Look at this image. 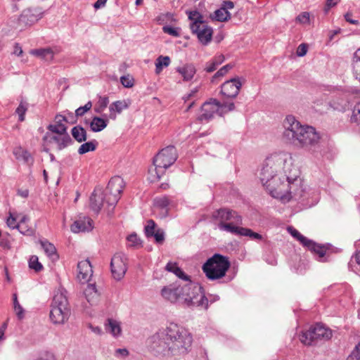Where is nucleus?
<instances>
[{
  "label": "nucleus",
  "instance_id": "obj_1",
  "mask_svg": "<svg viewBox=\"0 0 360 360\" xmlns=\"http://www.w3.org/2000/svg\"><path fill=\"white\" fill-rule=\"evenodd\" d=\"M300 170L292 157L285 153L272 154L264 160L259 179L270 195L283 202L291 199L304 202L309 193L302 188Z\"/></svg>",
  "mask_w": 360,
  "mask_h": 360
},
{
  "label": "nucleus",
  "instance_id": "obj_2",
  "mask_svg": "<svg viewBox=\"0 0 360 360\" xmlns=\"http://www.w3.org/2000/svg\"><path fill=\"white\" fill-rule=\"evenodd\" d=\"M193 341L191 333L184 327L170 323L148 340L149 349L156 354L180 355L187 353Z\"/></svg>",
  "mask_w": 360,
  "mask_h": 360
},
{
  "label": "nucleus",
  "instance_id": "obj_3",
  "mask_svg": "<svg viewBox=\"0 0 360 360\" xmlns=\"http://www.w3.org/2000/svg\"><path fill=\"white\" fill-rule=\"evenodd\" d=\"M283 124V137L286 142L311 153L319 150L320 136L315 128L302 125L292 115H288Z\"/></svg>",
  "mask_w": 360,
  "mask_h": 360
},
{
  "label": "nucleus",
  "instance_id": "obj_4",
  "mask_svg": "<svg viewBox=\"0 0 360 360\" xmlns=\"http://www.w3.org/2000/svg\"><path fill=\"white\" fill-rule=\"evenodd\" d=\"M161 295L171 302H179L188 307H202L205 309L208 307V300L202 292V288L196 283L164 287Z\"/></svg>",
  "mask_w": 360,
  "mask_h": 360
},
{
  "label": "nucleus",
  "instance_id": "obj_5",
  "mask_svg": "<svg viewBox=\"0 0 360 360\" xmlns=\"http://www.w3.org/2000/svg\"><path fill=\"white\" fill-rule=\"evenodd\" d=\"M70 315V309L67 297V292L58 289L54 294L51 305L50 319L54 324H63Z\"/></svg>",
  "mask_w": 360,
  "mask_h": 360
},
{
  "label": "nucleus",
  "instance_id": "obj_6",
  "mask_svg": "<svg viewBox=\"0 0 360 360\" xmlns=\"http://www.w3.org/2000/svg\"><path fill=\"white\" fill-rule=\"evenodd\" d=\"M176 149L173 146L162 148L153 158L154 169L149 172L153 176L152 181L159 180L165 174V170L172 165L177 160Z\"/></svg>",
  "mask_w": 360,
  "mask_h": 360
},
{
  "label": "nucleus",
  "instance_id": "obj_7",
  "mask_svg": "<svg viewBox=\"0 0 360 360\" xmlns=\"http://www.w3.org/2000/svg\"><path fill=\"white\" fill-rule=\"evenodd\" d=\"M230 265L226 257L214 254L203 264L202 269L209 280L215 281L225 276Z\"/></svg>",
  "mask_w": 360,
  "mask_h": 360
},
{
  "label": "nucleus",
  "instance_id": "obj_8",
  "mask_svg": "<svg viewBox=\"0 0 360 360\" xmlns=\"http://www.w3.org/2000/svg\"><path fill=\"white\" fill-rule=\"evenodd\" d=\"M125 184L122 178L115 176L109 181L106 189L103 192L107 198L106 203L108 212H112L120 198V195L124 188Z\"/></svg>",
  "mask_w": 360,
  "mask_h": 360
},
{
  "label": "nucleus",
  "instance_id": "obj_9",
  "mask_svg": "<svg viewBox=\"0 0 360 360\" xmlns=\"http://www.w3.org/2000/svg\"><path fill=\"white\" fill-rule=\"evenodd\" d=\"M332 337L331 330L323 325L316 323L300 335V341L306 345H311L314 341L321 339L328 340Z\"/></svg>",
  "mask_w": 360,
  "mask_h": 360
},
{
  "label": "nucleus",
  "instance_id": "obj_10",
  "mask_svg": "<svg viewBox=\"0 0 360 360\" xmlns=\"http://www.w3.org/2000/svg\"><path fill=\"white\" fill-rule=\"evenodd\" d=\"M288 232L291 234L292 236L295 238L300 243L304 246L307 248L311 252L316 254L318 256V260L320 262L324 261V256L326 254V250L328 249L329 245H321L313 240L306 238L303 235H302L297 229L293 227L288 228Z\"/></svg>",
  "mask_w": 360,
  "mask_h": 360
},
{
  "label": "nucleus",
  "instance_id": "obj_11",
  "mask_svg": "<svg viewBox=\"0 0 360 360\" xmlns=\"http://www.w3.org/2000/svg\"><path fill=\"white\" fill-rule=\"evenodd\" d=\"M212 217L219 221L218 224L219 229L225 231L226 229L223 226L229 225L232 227H236V226L242 224L243 222L240 215L236 211L226 208H221L216 210L213 212Z\"/></svg>",
  "mask_w": 360,
  "mask_h": 360
},
{
  "label": "nucleus",
  "instance_id": "obj_12",
  "mask_svg": "<svg viewBox=\"0 0 360 360\" xmlns=\"http://www.w3.org/2000/svg\"><path fill=\"white\" fill-rule=\"evenodd\" d=\"M192 32L196 34L199 41L203 45H207L212 40L213 30L208 26L204 21L198 23V21L191 23Z\"/></svg>",
  "mask_w": 360,
  "mask_h": 360
},
{
  "label": "nucleus",
  "instance_id": "obj_13",
  "mask_svg": "<svg viewBox=\"0 0 360 360\" xmlns=\"http://www.w3.org/2000/svg\"><path fill=\"white\" fill-rule=\"evenodd\" d=\"M110 268L113 278L117 281H120L127 270L124 255L120 253L115 254L111 259Z\"/></svg>",
  "mask_w": 360,
  "mask_h": 360
},
{
  "label": "nucleus",
  "instance_id": "obj_14",
  "mask_svg": "<svg viewBox=\"0 0 360 360\" xmlns=\"http://www.w3.org/2000/svg\"><path fill=\"white\" fill-rule=\"evenodd\" d=\"M220 101L216 98H210L205 102L202 105V114L199 116V120L202 122H209L214 117L215 114L219 115Z\"/></svg>",
  "mask_w": 360,
  "mask_h": 360
},
{
  "label": "nucleus",
  "instance_id": "obj_15",
  "mask_svg": "<svg viewBox=\"0 0 360 360\" xmlns=\"http://www.w3.org/2000/svg\"><path fill=\"white\" fill-rule=\"evenodd\" d=\"M242 86V83L238 77L231 79L223 83L221 86V94L226 98H236Z\"/></svg>",
  "mask_w": 360,
  "mask_h": 360
},
{
  "label": "nucleus",
  "instance_id": "obj_16",
  "mask_svg": "<svg viewBox=\"0 0 360 360\" xmlns=\"http://www.w3.org/2000/svg\"><path fill=\"white\" fill-rule=\"evenodd\" d=\"M43 139L48 143H55L58 150L64 149L72 143V139L68 134L54 135L46 133Z\"/></svg>",
  "mask_w": 360,
  "mask_h": 360
},
{
  "label": "nucleus",
  "instance_id": "obj_17",
  "mask_svg": "<svg viewBox=\"0 0 360 360\" xmlns=\"http://www.w3.org/2000/svg\"><path fill=\"white\" fill-rule=\"evenodd\" d=\"M92 275V266L89 259H84L78 262L77 278L81 283H87Z\"/></svg>",
  "mask_w": 360,
  "mask_h": 360
},
{
  "label": "nucleus",
  "instance_id": "obj_18",
  "mask_svg": "<svg viewBox=\"0 0 360 360\" xmlns=\"http://www.w3.org/2000/svg\"><path fill=\"white\" fill-rule=\"evenodd\" d=\"M44 12L40 8H28L20 15V20L26 25H31L43 17Z\"/></svg>",
  "mask_w": 360,
  "mask_h": 360
},
{
  "label": "nucleus",
  "instance_id": "obj_19",
  "mask_svg": "<svg viewBox=\"0 0 360 360\" xmlns=\"http://www.w3.org/2000/svg\"><path fill=\"white\" fill-rule=\"evenodd\" d=\"M107 198L105 197L101 189H95L90 197L91 209L96 214L101 210L106 203Z\"/></svg>",
  "mask_w": 360,
  "mask_h": 360
},
{
  "label": "nucleus",
  "instance_id": "obj_20",
  "mask_svg": "<svg viewBox=\"0 0 360 360\" xmlns=\"http://www.w3.org/2000/svg\"><path fill=\"white\" fill-rule=\"evenodd\" d=\"M130 105V102L126 100L116 101L112 103L109 106V118L115 120L117 113L120 114L123 110L127 109Z\"/></svg>",
  "mask_w": 360,
  "mask_h": 360
},
{
  "label": "nucleus",
  "instance_id": "obj_21",
  "mask_svg": "<svg viewBox=\"0 0 360 360\" xmlns=\"http://www.w3.org/2000/svg\"><path fill=\"white\" fill-rule=\"evenodd\" d=\"M93 221L89 217H84L75 221L71 226V231L74 233L85 232L91 231L93 228Z\"/></svg>",
  "mask_w": 360,
  "mask_h": 360
},
{
  "label": "nucleus",
  "instance_id": "obj_22",
  "mask_svg": "<svg viewBox=\"0 0 360 360\" xmlns=\"http://www.w3.org/2000/svg\"><path fill=\"white\" fill-rule=\"evenodd\" d=\"M84 123L89 125L90 129L94 132H99L103 130L108 123V120L103 117L94 116L91 120H85Z\"/></svg>",
  "mask_w": 360,
  "mask_h": 360
},
{
  "label": "nucleus",
  "instance_id": "obj_23",
  "mask_svg": "<svg viewBox=\"0 0 360 360\" xmlns=\"http://www.w3.org/2000/svg\"><path fill=\"white\" fill-rule=\"evenodd\" d=\"M65 117L62 115H57L55 117V124H49L48 129L52 133L57 134H64L67 133V127L63 124Z\"/></svg>",
  "mask_w": 360,
  "mask_h": 360
},
{
  "label": "nucleus",
  "instance_id": "obj_24",
  "mask_svg": "<svg viewBox=\"0 0 360 360\" xmlns=\"http://www.w3.org/2000/svg\"><path fill=\"white\" fill-rule=\"evenodd\" d=\"M13 155L18 160H22L25 164L32 166L34 164L32 155L27 150L22 147L16 148L13 150Z\"/></svg>",
  "mask_w": 360,
  "mask_h": 360
},
{
  "label": "nucleus",
  "instance_id": "obj_25",
  "mask_svg": "<svg viewBox=\"0 0 360 360\" xmlns=\"http://www.w3.org/2000/svg\"><path fill=\"white\" fill-rule=\"evenodd\" d=\"M105 329L114 337L119 336L122 332L120 323L118 321L111 318H109L106 320L105 323Z\"/></svg>",
  "mask_w": 360,
  "mask_h": 360
},
{
  "label": "nucleus",
  "instance_id": "obj_26",
  "mask_svg": "<svg viewBox=\"0 0 360 360\" xmlns=\"http://www.w3.org/2000/svg\"><path fill=\"white\" fill-rule=\"evenodd\" d=\"M86 300L91 304L96 303L98 299L99 294L94 283H89L84 290Z\"/></svg>",
  "mask_w": 360,
  "mask_h": 360
},
{
  "label": "nucleus",
  "instance_id": "obj_27",
  "mask_svg": "<svg viewBox=\"0 0 360 360\" xmlns=\"http://www.w3.org/2000/svg\"><path fill=\"white\" fill-rule=\"evenodd\" d=\"M176 71L183 77L184 81L191 80L196 72L195 68L192 64H186L176 68Z\"/></svg>",
  "mask_w": 360,
  "mask_h": 360
},
{
  "label": "nucleus",
  "instance_id": "obj_28",
  "mask_svg": "<svg viewBox=\"0 0 360 360\" xmlns=\"http://www.w3.org/2000/svg\"><path fill=\"white\" fill-rule=\"evenodd\" d=\"M223 227L226 229V232L237 236H248L249 238H251L252 233L253 232V231L250 229L243 228L239 226H236V227H232L229 225H226L223 226Z\"/></svg>",
  "mask_w": 360,
  "mask_h": 360
},
{
  "label": "nucleus",
  "instance_id": "obj_29",
  "mask_svg": "<svg viewBox=\"0 0 360 360\" xmlns=\"http://www.w3.org/2000/svg\"><path fill=\"white\" fill-rule=\"evenodd\" d=\"M30 54L46 61L51 60L53 58V51L50 48L32 49L30 51Z\"/></svg>",
  "mask_w": 360,
  "mask_h": 360
},
{
  "label": "nucleus",
  "instance_id": "obj_30",
  "mask_svg": "<svg viewBox=\"0 0 360 360\" xmlns=\"http://www.w3.org/2000/svg\"><path fill=\"white\" fill-rule=\"evenodd\" d=\"M72 137L79 143L84 142L87 139L86 131L80 125L74 127L71 129Z\"/></svg>",
  "mask_w": 360,
  "mask_h": 360
},
{
  "label": "nucleus",
  "instance_id": "obj_31",
  "mask_svg": "<svg viewBox=\"0 0 360 360\" xmlns=\"http://www.w3.org/2000/svg\"><path fill=\"white\" fill-rule=\"evenodd\" d=\"M40 245L46 255L53 260L57 259L58 255L55 246L47 240H40Z\"/></svg>",
  "mask_w": 360,
  "mask_h": 360
},
{
  "label": "nucleus",
  "instance_id": "obj_32",
  "mask_svg": "<svg viewBox=\"0 0 360 360\" xmlns=\"http://www.w3.org/2000/svg\"><path fill=\"white\" fill-rule=\"evenodd\" d=\"M230 18V13L228 11H225V8L221 7L210 14V18L212 20L219 22L227 21Z\"/></svg>",
  "mask_w": 360,
  "mask_h": 360
},
{
  "label": "nucleus",
  "instance_id": "obj_33",
  "mask_svg": "<svg viewBox=\"0 0 360 360\" xmlns=\"http://www.w3.org/2000/svg\"><path fill=\"white\" fill-rule=\"evenodd\" d=\"M352 65L354 76L360 82V48L354 53Z\"/></svg>",
  "mask_w": 360,
  "mask_h": 360
},
{
  "label": "nucleus",
  "instance_id": "obj_34",
  "mask_svg": "<svg viewBox=\"0 0 360 360\" xmlns=\"http://www.w3.org/2000/svg\"><path fill=\"white\" fill-rule=\"evenodd\" d=\"M171 204V200L167 196H162L154 199V205L165 211V214L168 212V207Z\"/></svg>",
  "mask_w": 360,
  "mask_h": 360
},
{
  "label": "nucleus",
  "instance_id": "obj_35",
  "mask_svg": "<svg viewBox=\"0 0 360 360\" xmlns=\"http://www.w3.org/2000/svg\"><path fill=\"white\" fill-rule=\"evenodd\" d=\"M224 57L222 55L215 57L210 62L207 63L205 70L207 72H214L217 68L224 62Z\"/></svg>",
  "mask_w": 360,
  "mask_h": 360
},
{
  "label": "nucleus",
  "instance_id": "obj_36",
  "mask_svg": "<svg viewBox=\"0 0 360 360\" xmlns=\"http://www.w3.org/2000/svg\"><path fill=\"white\" fill-rule=\"evenodd\" d=\"M97 145L98 142L96 140L84 143L79 146L78 153L83 155L88 152L94 151L96 149Z\"/></svg>",
  "mask_w": 360,
  "mask_h": 360
},
{
  "label": "nucleus",
  "instance_id": "obj_37",
  "mask_svg": "<svg viewBox=\"0 0 360 360\" xmlns=\"http://www.w3.org/2000/svg\"><path fill=\"white\" fill-rule=\"evenodd\" d=\"M170 58L169 56H160L156 59L155 62V72L157 74H159L163 67H167L169 65Z\"/></svg>",
  "mask_w": 360,
  "mask_h": 360
},
{
  "label": "nucleus",
  "instance_id": "obj_38",
  "mask_svg": "<svg viewBox=\"0 0 360 360\" xmlns=\"http://www.w3.org/2000/svg\"><path fill=\"white\" fill-rule=\"evenodd\" d=\"M28 109V103L25 101H21L18 107L15 110V113L18 115V120L23 122L25 120V115Z\"/></svg>",
  "mask_w": 360,
  "mask_h": 360
},
{
  "label": "nucleus",
  "instance_id": "obj_39",
  "mask_svg": "<svg viewBox=\"0 0 360 360\" xmlns=\"http://www.w3.org/2000/svg\"><path fill=\"white\" fill-rule=\"evenodd\" d=\"M13 309L14 311L19 319H22L24 317V309L22 307L20 304L17 294L14 293L13 295Z\"/></svg>",
  "mask_w": 360,
  "mask_h": 360
},
{
  "label": "nucleus",
  "instance_id": "obj_40",
  "mask_svg": "<svg viewBox=\"0 0 360 360\" xmlns=\"http://www.w3.org/2000/svg\"><path fill=\"white\" fill-rule=\"evenodd\" d=\"M109 103V99L107 96H100L98 105L94 107V111L96 113H101L108 106Z\"/></svg>",
  "mask_w": 360,
  "mask_h": 360
},
{
  "label": "nucleus",
  "instance_id": "obj_41",
  "mask_svg": "<svg viewBox=\"0 0 360 360\" xmlns=\"http://www.w3.org/2000/svg\"><path fill=\"white\" fill-rule=\"evenodd\" d=\"M219 115L222 116L224 113L231 112L235 110V104L233 102H220Z\"/></svg>",
  "mask_w": 360,
  "mask_h": 360
},
{
  "label": "nucleus",
  "instance_id": "obj_42",
  "mask_svg": "<svg viewBox=\"0 0 360 360\" xmlns=\"http://www.w3.org/2000/svg\"><path fill=\"white\" fill-rule=\"evenodd\" d=\"M29 266L30 269H34L36 272L40 271L43 269V266L39 262L38 257L32 255L29 260Z\"/></svg>",
  "mask_w": 360,
  "mask_h": 360
},
{
  "label": "nucleus",
  "instance_id": "obj_43",
  "mask_svg": "<svg viewBox=\"0 0 360 360\" xmlns=\"http://www.w3.org/2000/svg\"><path fill=\"white\" fill-rule=\"evenodd\" d=\"M157 231L156 224L155 221L150 219L147 221V224L145 226V234L147 238H150Z\"/></svg>",
  "mask_w": 360,
  "mask_h": 360
},
{
  "label": "nucleus",
  "instance_id": "obj_44",
  "mask_svg": "<svg viewBox=\"0 0 360 360\" xmlns=\"http://www.w3.org/2000/svg\"><path fill=\"white\" fill-rule=\"evenodd\" d=\"M351 121L357 124H360V101L355 105L353 109Z\"/></svg>",
  "mask_w": 360,
  "mask_h": 360
},
{
  "label": "nucleus",
  "instance_id": "obj_45",
  "mask_svg": "<svg viewBox=\"0 0 360 360\" xmlns=\"http://www.w3.org/2000/svg\"><path fill=\"white\" fill-rule=\"evenodd\" d=\"M188 13L189 20H191L192 21L191 23H194L198 21V23L202 22L204 21L202 20L203 18H202V15L197 11H189V12H188Z\"/></svg>",
  "mask_w": 360,
  "mask_h": 360
},
{
  "label": "nucleus",
  "instance_id": "obj_46",
  "mask_svg": "<svg viewBox=\"0 0 360 360\" xmlns=\"http://www.w3.org/2000/svg\"><path fill=\"white\" fill-rule=\"evenodd\" d=\"M16 229L23 235L30 236L32 234V229H30L25 223H18Z\"/></svg>",
  "mask_w": 360,
  "mask_h": 360
},
{
  "label": "nucleus",
  "instance_id": "obj_47",
  "mask_svg": "<svg viewBox=\"0 0 360 360\" xmlns=\"http://www.w3.org/2000/svg\"><path fill=\"white\" fill-rule=\"evenodd\" d=\"M177 273L175 274L178 278L181 279L186 283H193L190 276L187 275L181 269H176Z\"/></svg>",
  "mask_w": 360,
  "mask_h": 360
},
{
  "label": "nucleus",
  "instance_id": "obj_48",
  "mask_svg": "<svg viewBox=\"0 0 360 360\" xmlns=\"http://www.w3.org/2000/svg\"><path fill=\"white\" fill-rule=\"evenodd\" d=\"M232 67L233 66L230 64H227L223 66L215 73V75L213 76V79L225 75L229 72V70L232 68Z\"/></svg>",
  "mask_w": 360,
  "mask_h": 360
},
{
  "label": "nucleus",
  "instance_id": "obj_49",
  "mask_svg": "<svg viewBox=\"0 0 360 360\" xmlns=\"http://www.w3.org/2000/svg\"><path fill=\"white\" fill-rule=\"evenodd\" d=\"M122 84L127 88H130L134 86V79L129 76H122L120 77Z\"/></svg>",
  "mask_w": 360,
  "mask_h": 360
},
{
  "label": "nucleus",
  "instance_id": "obj_50",
  "mask_svg": "<svg viewBox=\"0 0 360 360\" xmlns=\"http://www.w3.org/2000/svg\"><path fill=\"white\" fill-rule=\"evenodd\" d=\"M152 237H154L157 243L161 244L165 240V233L162 230L158 229Z\"/></svg>",
  "mask_w": 360,
  "mask_h": 360
},
{
  "label": "nucleus",
  "instance_id": "obj_51",
  "mask_svg": "<svg viewBox=\"0 0 360 360\" xmlns=\"http://www.w3.org/2000/svg\"><path fill=\"white\" fill-rule=\"evenodd\" d=\"M65 117V122L70 123L71 124H75L77 121V117L75 113L73 114L72 112H67V115H63Z\"/></svg>",
  "mask_w": 360,
  "mask_h": 360
},
{
  "label": "nucleus",
  "instance_id": "obj_52",
  "mask_svg": "<svg viewBox=\"0 0 360 360\" xmlns=\"http://www.w3.org/2000/svg\"><path fill=\"white\" fill-rule=\"evenodd\" d=\"M360 360V344L356 346L355 349L352 351V354L349 355L347 360Z\"/></svg>",
  "mask_w": 360,
  "mask_h": 360
},
{
  "label": "nucleus",
  "instance_id": "obj_53",
  "mask_svg": "<svg viewBox=\"0 0 360 360\" xmlns=\"http://www.w3.org/2000/svg\"><path fill=\"white\" fill-rule=\"evenodd\" d=\"M17 219L11 212L9 213V217L7 218L6 224L8 227L11 229H16L18 226Z\"/></svg>",
  "mask_w": 360,
  "mask_h": 360
},
{
  "label": "nucleus",
  "instance_id": "obj_54",
  "mask_svg": "<svg viewBox=\"0 0 360 360\" xmlns=\"http://www.w3.org/2000/svg\"><path fill=\"white\" fill-rule=\"evenodd\" d=\"M296 20L300 23H307L309 20V13L307 12H303L297 17Z\"/></svg>",
  "mask_w": 360,
  "mask_h": 360
},
{
  "label": "nucleus",
  "instance_id": "obj_55",
  "mask_svg": "<svg viewBox=\"0 0 360 360\" xmlns=\"http://www.w3.org/2000/svg\"><path fill=\"white\" fill-rule=\"evenodd\" d=\"M129 355V351L125 348L117 349L115 352V356L117 358H124Z\"/></svg>",
  "mask_w": 360,
  "mask_h": 360
},
{
  "label": "nucleus",
  "instance_id": "obj_56",
  "mask_svg": "<svg viewBox=\"0 0 360 360\" xmlns=\"http://www.w3.org/2000/svg\"><path fill=\"white\" fill-rule=\"evenodd\" d=\"M307 46L305 44H301L299 45L297 49V55L300 57H303L307 54Z\"/></svg>",
  "mask_w": 360,
  "mask_h": 360
},
{
  "label": "nucleus",
  "instance_id": "obj_57",
  "mask_svg": "<svg viewBox=\"0 0 360 360\" xmlns=\"http://www.w3.org/2000/svg\"><path fill=\"white\" fill-rule=\"evenodd\" d=\"M163 31H164V32L169 34L174 37H178L179 34L178 30L176 28L170 27V26L163 27Z\"/></svg>",
  "mask_w": 360,
  "mask_h": 360
},
{
  "label": "nucleus",
  "instance_id": "obj_58",
  "mask_svg": "<svg viewBox=\"0 0 360 360\" xmlns=\"http://www.w3.org/2000/svg\"><path fill=\"white\" fill-rule=\"evenodd\" d=\"M176 269H180L176 263H172L171 262H168L165 266V269L169 271V272H172L174 273V274H176L177 273V271H176Z\"/></svg>",
  "mask_w": 360,
  "mask_h": 360
},
{
  "label": "nucleus",
  "instance_id": "obj_59",
  "mask_svg": "<svg viewBox=\"0 0 360 360\" xmlns=\"http://www.w3.org/2000/svg\"><path fill=\"white\" fill-rule=\"evenodd\" d=\"M127 240L131 243L132 245H136L139 244V239L138 238V236L136 233L130 234L127 237Z\"/></svg>",
  "mask_w": 360,
  "mask_h": 360
},
{
  "label": "nucleus",
  "instance_id": "obj_60",
  "mask_svg": "<svg viewBox=\"0 0 360 360\" xmlns=\"http://www.w3.org/2000/svg\"><path fill=\"white\" fill-rule=\"evenodd\" d=\"M234 7L233 2L231 1H225L223 2L221 5V8H224L225 11H228L229 9H232Z\"/></svg>",
  "mask_w": 360,
  "mask_h": 360
},
{
  "label": "nucleus",
  "instance_id": "obj_61",
  "mask_svg": "<svg viewBox=\"0 0 360 360\" xmlns=\"http://www.w3.org/2000/svg\"><path fill=\"white\" fill-rule=\"evenodd\" d=\"M107 2V0H97L94 4V8L95 9H99L101 8V7L104 6L105 5Z\"/></svg>",
  "mask_w": 360,
  "mask_h": 360
},
{
  "label": "nucleus",
  "instance_id": "obj_62",
  "mask_svg": "<svg viewBox=\"0 0 360 360\" xmlns=\"http://www.w3.org/2000/svg\"><path fill=\"white\" fill-rule=\"evenodd\" d=\"M86 110L83 107V106H81L79 108H78L76 110H75V115L76 116L78 117H82L83 116L86 112Z\"/></svg>",
  "mask_w": 360,
  "mask_h": 360
},
{
  "label": "nucleus",
  "instance_id": "obj_63",
  "mask_svg": "<svg viewBox=\"0 0 360 360\" xmlns=\"http://www.w3.org/2000/svg\"><path fill=\"white\" fill-rule=\"evenodd\" d=\"M352 14L351 13H346L345 15V18L347 22H349V23L352 24V25H357L358 24V20H353L352 19Z\"/></svg>",
  "mask_w": 360,
  "mask_h": 360
},
{
  "label": "nucleus",
  "instance_id": "obj_64",
  "mask_svg": "<svg viewBox=\"0 0 360 360\" xmlns=\"http://www.w3.org/2000/svg\"><path fill=\"white\" fill-rule=\"evenodd\" d=\"M198 91V88L195 87L194 89H193L190 94H188L186 96L184 97L185 101H188L190 98H193L194 95Z\"/></svg>",
  "mask_w": 360,
  "mask_h": 360
}]
</instances>
